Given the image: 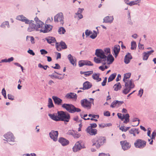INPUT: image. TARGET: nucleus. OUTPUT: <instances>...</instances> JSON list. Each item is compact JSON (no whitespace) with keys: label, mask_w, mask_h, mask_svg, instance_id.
Listing matches in <instances>:
<instances>
[{"label":"nucleus","mask_w":156,"mask_h":156,"mask_svg":"<svg viewBox=\"0 0 156 156\" xmlns=\"http://www.w3.org/2000/svg\"><path fill=\"white\" fill-rule=\"evenodd\" d=\"M88 116L89 117H92V118H93L98 119L99 117V116L98 115H92V114H89Z\"/></svg>","instance_id":"8fccbe9b"},{"label":"nucleus","mask_w":156,"mask_h":156,"mask_svg":"<svg viewBox=\"0 0 156 156\" xmlns=\"http://www.w3.org/2000/svg\"><path fill=\"white\" fill-rule=\"evenodd\" d=\"M132 58V56L129 53H128L125 57L124 59V62L126 64H128Z\"/></svg>","instance_id":"aec40b11"},{"label":"nucleus","mask_w":156,"mask_h":156,"mask_svg":"<svg viewBox=\"0 0 156 156\" xmlns=\"http://www.w3.org/2000/svg\"><path fill=\"white\" fill-rule=\"evenodd\" d=\"M100 74L99 73H94L92 76V77L94 79L96 80L97 81H100L101 80V78H99Z\"/></svg>","instance_id":"cd10ccee"},{"label":"nucleus","mask_w":156,"mask_h":156,"mask_svg":"<svg viewBox=\"0 0 156 156\" xmlns=\"http://www.w3.org/2000/svg\"><path fill=\"white\" fill-rule=\"evenodd\" d=\"M65 97L67 99L76 100L77 96L76 94L74 93H70L67 94L65 96Z\"/></svg>","instance_id":"a211bd4d"},{"label":"nucleus","mask_w":156,"mask_h":156,"mask_svg":"<svg viewBox=\"0 0 156 156\" xmlns=\"http://www.w3.org/2000/svg\"><path fill=\"white\" fill-rule=\"evenodd\" d=\"M84 75L86 76H89L93 73V71H90L84 72Z\"/></svg>","instance_id":"3c124183"},{"label":"nucleus","mask_w":156,"mask_h":156,"mask_svg":"<svg viewBox=\"0 0 156 156\" xmlns=\"http://www.w3.org/2000/svg\"><path fill=\"white\" fill-rule=\"evenodd\" d=\"M79 65L80 67H82L84 65H85V61H80L79 62Z\"/></svg>","instance_id":"49530a36"},{"label":"nucleus","mask_w":156,"mask_h":156,"mask_svg":"<svg viewBox=\"0 0 156 156\" xmlns=\"http://www.w3.org/2000/svg\"><path fill=\"white\" fill-rule=\"evenodd\" d=\"M118 102V100H115L113 101L111 104V107L112 108H114L116 106H117V102Z\"/></svg>","instance_id":"ea45409f"},{"label":"nucleus","mask_w":156,"mask_h":156,"mask_svg":"<svg viewBox=\"0 0 156 156\" xmlns=\"http://www.w3.org/2000/svg\"><path fill=\"white\" fill-rule=\"evenodd\" d=\"M129 132L130 134H133L134 136H136V133L137 134L139 133L138 129H131L129 130Z\"/></svg>","instance_id":"2f4dec72"},{"label":"nucleus","mask_w":156,"mask_h":156,"mask_svg":"<svg viewBox=\"0 0 156 156\" xmlns=\"http://www.w3.org/2000/svg\"><path fill=\"white\" fill-rule=\"evenodd\" d=\"M114 60V58L112 55H110L108 56H106V61L108 62V64L112 63Z\"/></svg>","instance_id":"7c9ffc66"},{"label":"nucleus","mask_w":156,"mask_h":156,"mask_svg":"<svg viewBox=\"0 0 156 156\" xmlns=\"http://www.w3.org/2000/svg\"><path fill=\"white\" fill-rule=\"evenodd\" d=\"M63 19V15L62 12L58 13L54 17V21L55 22H59L60 24L62 25L64 23Z\"/></svg>","instance_id":"6e6552de"},{"label":"nucleus","mask_w":156,"mask_h":156,"mask_svg":"<svg viewBox=\"0 0 156 156\" xmlns=\"http://www.w3.org/2000/svg\"><path fill=\"white\" fill-rule=\"evenodd\" d=\"M55 66L53 67L52 66V67L54 69H60V67L58 64H55Z\"/></svg>","instance_id":"e2e57ef3"},{"label":"nucleus","mask_w":156,"mask_h":156,"mask_svg":"<svg viewBox=\"0 0 156 156\" xmlns=\"http://www.w3.org/2000/svg\"><path fill=\"white\" fill-rule=\"evenodd\" d=\"M90 126H89L88 127H90L91 128H95L97 126V125L96 123H91L90 124Z\"/></svg>","instance_id":"052dcab7"},{"label":"nucleus","mask_w":156,"mask_h":156,"mask_svg":"<svg viewBox=\"0 0 156 156\" xmlns=\"http://www.w3.org/2000/svg\"><path fill=\"white\" fill-rule=\"evenodd\" d=\"M58 32L60 34H63L66 32V30L64 27H61L58 29Z\"/></svg>","instance_id":"c9c22d12"},{"label":"nucleus","mask_w":156,"mask_h":156,"mask_svg":"<svg viewBox=\"0 0 156 156\" xmlns=\"http://www.w3.org/2000/svg\"><path fill=\"white\" fill-rule=\"evenodd\" d=\"M83 87L80 88V89H83V90L88 89L92 87L91 84L88 81H86L83 83Z\"/></svg>","instance_id":"5701e85b"},{"label":"nucleus","mask_w":156,"mask_h":156,"mask_svg":"<svg viewBox=\"0 0 156 156\" xmlns=\"http://www.w3.org/2000/svg\"><path fill=\"white\" fill-rule=\"evenodd\" d=\"M123 116L124 117V119L129 120V116L128 114H126L125 115H123Z\"/></svg>","instance_id":"774afa93"},{"label":"nucleus","mask_w":156,"mask_h":156,"mask_svg":"<svg viewBox=\"0 0 156 156\" xmlns=\"http://www.w3.org/2000/svg\"><path fill=\"white\" fill-rule=\"evenodd\" d=\"M7 26L8 27H9V24L8 22L5 21L3 22L1 24V27H5L6 26Z\"/></svg>","instance_id":"58836bf2"},{"label":"nucleus","mask_w":156,"mask_h":156,"mask_svg":"<svg viewBox=\"0 0 156 156\" xmlns=\"http://www.w3.org/2000/svg\"><path fill=\"white\" fill-rule=\"evenodd\" d=\"M59 44L60 45V46L61 47L62 49H66L67 48V46L65 43L63 41H61L60 42V43Z\"/></svg>","instance_id":"e433bc0d"},{"label":"nucleus","mask_w":156,"mask_h":156,"mask_svg":"<svg viewBox=\"0 0 156 156\" xmlns=\"http://www.w3.org/2000/svg\"><path fill=\"white\" fill-rule=\"evenodd\" d=\"M114 20L113 16H107L105 17L103 19V23H112Z\"/></svg>","instance_id":"6ab92c4d"},{"label":"nucleus","mask_w":156,"mask_h":156,"mask_svg":"<svg viewBox=\"0 0 156 156\" xmlns=\"http://www.w3.org/2000/svg\"><path fill=\"white\" fill-rule=\"evenodd\" d=\"M40 51L41 52V55L46 54L48 53V52L45 50L44 49L41 50Z\"/></svg>","instance_id":"13d9d810"},{"label":"nucleus","mask_w":156,"mask_h":156,"mask_svg":"<svg viewBox=\"0 0 156 156\" xmlns=\"http://www.w3.org/2000/svg\"><path fill=\"white\" fill-rule=\"evenodd\" d=\"M45 40L49 44L54 43L56 41L55 38L53 37H49L45 38Z\"/></svg>","instance_id":"bb28decb"},{"label":"nucleus","mask_w":156,"mask_h":156,"mask_svg":"<svg viewBox=\"0 0 156 156\" xmlns=\"http://www.w3.org/2000/svg\"><path fill=\"white\" fill-rule=\"evenodd\" d=\"M146 142L141 139L137 140L134 143V145L136 148L142 149L146 146Z\"/></svg>","instance_id":"0eeeda50"},{"label":"nucleus","mask_w":156,"mask_h":156,"mask_svg":"<svg viewBox=\"0 0 156 156\" xmlns=\"http://www.w3.org/2000/svg\"><path fill=\"white\" fill-rule=\"evenodd\" d=\"M117 115L118 118L121 119L122 120H123L124 119V117L123 115H122V114L120 113H118L117 114Z\"/></svg>","instance_id":"864d4df0"},{"label":"nucleus","mask_w":156,"mask_h":156,"mask_svg":"<svg viewBox=\"0 0 156 156\" xmlns=\"http://www.w3.org/2000/svg\"><path fill=\"white\" fill-rule=\"evenodd\" d=\"M107 80V78L105 77L104 80H103L102 82L101 83V85L103 86H104L106 85V83Z\"/></svg>","instance_id":"bf43d9fd"},{"label":"nucleus","mask_w":156,"mask_h":156,"mask_svg":"<svg viewBox=\"0 0 156 156\" xmlns=\"http://www.w3.org/2000/svg\"><path fill=\"white\" fill-rule=\"evenodd\" d=\"M35 25H36V31H40V32H42L41 30L44 28V23L42 22H40Z\"/></svg>","instance_id":"2eb2a0df"},{"label":"nucleus","mask_w":156,"mask_h":156,"mask_svg":"<svg viewBox=\"0 0 156 156\" xmlns=\"http://www.w3.org/2000/svg\"><path fill=\"white\" fill-rule=\"evenodd\" d=\"M86 131L87 133L92 136L95 135L97 133V130L96 129L91 128L90 127H88Z\"/></svg>","instance_id":"ddd939ff"},{"label":"nucleus","mask_w":156,"mask_h":156,"mask_svg":"<svg viewBox=\"0 0 156 156\" xmlns=\"http://www.w3.org/2000/svg\"><path fill=\"white\" fill-rule=\"evenodd\" d=\"M82 148V146L80 144L79 142H77L73 147V150L74 152H76L80 151Z\"/></svg>","instance_id":"f3484780"},{"label":"nucleus","mask_w":156,"mask_h":156,"mask_svg":"<svg viewBox=\"0 0 156 156\" xmlns=\"http://www.w3.org/2000/svg\"><path fill=\"white\" fill-rule=\"evenodd\" d=\"M16 19L17 20L25 22V23H29V20L24 16L23 15L18 16H17Z\"/></svg>","instance_id":"4be33fe9"},{"label":"nucleus","mask_w":156,"mask_h":156,"mask_svg":"<svg viewBox=\"0 0 156 156\" xmlns=\"http://www.w3.org/2000/svg\"><path fill=\"white\" fill-rule=\"evenodd\" d=\"M33 22L34 21L33 20H29V23H26V24H29V27L28 28L27 30L29 32L34 31H36V25Z\"/></svg>","instance_id":"9b49d317"},{"label":"nucleus","mask_w":156,"mask_h":156,"mask_svg":"<svg viewBox=\"0 0 156 156\" xmlns=\"http://www.w3.org/2000/svg\"><path fill=\"white\" fill-rule=\"evenodd\" d=\"M118 102V100H115L113 101L111 104V107L112 108H114L116 106H117V102Z\"/></svg>","instance_id":"a19ab883"},{"label":"nucleus","mask_w":156,"mask_h":156,"mask_svg":"<svg viewBox=\"0 0 156 156\" xmlns=\"http://www.w3.org/2000/svg\"><path fill=\"white\" fill-rule=\"evenodd\" d=\"M27 52L30 55H32L33 56L35 55V53L31 49H29L27 51Z\"/></svg>","instance_id":"680f3d73"},{"label":"nucleus","mask_w":156,"mask_h":156,"mask_svg":"<svg viewBox=\"0 0 156 156\" xmlns=\"http://www.w3.org/2000/svg\"><path fill=\"white\" fill-rule=\"evenodd\" d=\"M49 135L50 138L54 141H57L58 136V131L51 130L49 133Z\"/></svg>","instance_id":"1a4fd4ad"},{"label":"nucleus","mask_w":156,"mask_h":156,"mask_svg":"<svg viewBox=\"0 0 156 156\" xmlns=\"http://www.w3.org/2000/svg\"><path fill=\"white\" fill-rule=\"evenodd\" d=\"M60 47V45L58 43L56 42V47L57 50L58 51H60L62 50V48Z\"/></svg>","instance_id":"09e8293b"},{"label":"nucleus","mask_w":156,"mask_h":156,"mask_svg":"<svg viewBox=\"0 0 156 156\" xmlns=\"http://www.w3.org/2000/svg\"><path fill=\"white\" fill-rule=\"evenodd\" d=\"M48 107L49 108L53 107L54 106L53 103L52 101L51 98H49L48 99Z\"/></svg>","instance_id":"72a5a7b5"},{"label":"nucleus","mask_w":156,"mask_h":156,"mask_svg":"<svg viewBox=\"0 0 156 156\" xmlns=\"http://www.w3.org/2000/svg\"><path fill=\"white\" fill-rule=\"evenodd\" d=\"M68 58L70 62L73 66H76V61H75V57L72 56L71 54H69L68 56Z\"/></svg>","instance_id":"393cba45"},{"label":"nucleus","mask_w":156,"mask_h":156,"mask_svg":"<svg viewBox=\"0 0 156 156\" xmlns=\"http://www.w3.org/2000/svg\"><path fill=\"white\" fill-rule=\"evenodd\" d=\"M8 98L11 100H13L14 99V97L10 94H8Z\"/></svg>","instance_id":"0e129e2a"},{"label":"nucleus","mask_w":156,"mask_h":156,"mask_svg":"<svg viewBox=\"0 0 156 156\" xmlns=\"http://www.w3.org/2000/svg\"><path fill=\"white\" fill-rule=\"evenodd\" d=\"M85 65L92 66L93 64L89 61H85Z\"/></svg>","instance_id":"4d7b16f0"},{"label":"nucleus","mask_w":156,"mask_h":156,"mask_svg":"<svg viewBox=\"0 0 156 156\" xmlns=\"http://www.w3.org/2000/svg\"><path fill=\"white\" fill-rule=\"evenodd\" d=\"M130 127H125L124 126H121L120 128V129L122 131L126 132L128 130L129 128Z\"/></svg>","instance_id":"c03bdc74"},{"label":"nucleus","mask_w":156,"mask_h":156,"mask_svg":"<svg viewBox=\"0 0 156 156\" xmlns=\"http://www.w3.org/2000/svg\"><path fill=\"white\" fill-rule=\"evenodd\" d=\"M5 138L7 142L14 141V138L13 134L10 132L4 135Z\"/></svg>","instance_id":"f8f14e48"},{"label":"nucleus","mask_w":156,"mask_h":156,"mask_svg":"<svg viewBox=\"0 0 156 156\" xmlns=\"http://www.w3.org/2000/svg\"><path fill=\"white\" fill-rule=\"evenodd\" d=\"M130 73H127L124 74L123 81L125 83V88L122 91V93L125 94L129 93L131 90L135 86L133 81L132 80H128L131 76Z\"/></svg>","instance_id":"f257e3e1"},{"label":"nucleus","mask_w":156,"mask_h":156,"mask_svg":"<svg viewBox=\"0 0 156 156\" xmlns=\"http://www.w3.org/2000/svg\"><path fill=\"white\" fill-rule=\"evenodd\" d=\"M104 114L105 116H109L110 115V113L108 111H106V112H104Z\"/></svg>","instance_id":"69168bd1"},{"label":"nucleus","mask_w":156,"mask_h":156,"mask_svg":"<svg viewBox=\"0 0 156 156\" xmlns=\"http://www.w3.org/2000/svg\"><path fill=\"white\" fill-rule=\"evenodd\" d=\"M136 44L135 41H133L131 42V49L132 50H134L136 48Z\"/></svg>","instance_id":"4c0bfd02"},{"label":"nucleus","mask_w":156,"mask_h":156,"mask_svg":"<svg viewBox=\"0 0 156 156\" xmlns=\"http://www.w3.org/2000/svg\"><path fill=\"white\" fill-rule=\"evenodd\" d=\"M48 116L51 119L56 121H58V115L57 113L49 114Z\"/></svg>","instance_id":"a878e982"},{"label":"nucleus","mask_w":156,"mask_h":156,"mask_svg":"<svg viewBox=\"0 0 156 156\" xmlns=\"http://www.w3.org/2000/svg\"><path fill=\"white\" fill-rule=\"evenodd\" d=\"M59 142L63 146H66L69 143V141L68 140L62 137L59 138Z\"/></svg>","instance_id":"b1692460"},{"label":"nucleus","mask_w":156,"mask_h":156,"mask_svg":"<svg viewBox=\"0 0 156 156\" xmlns=\"http://www.w3.org/2000/svg\"><path fill=\"white\" fill-rule=\"evenodd\" d=\"M110 50L109 48H105V53L108 55V54H110Z\"/></svg>","instance_id":"6e6d98bb"},{"label":"nucleus","mask_w":156,"mask_h":156,"mask_svg":"<svg viewBox=\"0 0 156 156\" xmlns=\"http://www.w3.org/2000/svg\"><path fill=\"white\" fill-rule=\"evenodd\" d=\"M122 87L121 84L120 83H118L115 84L113 86L114 90L115 91H117L120 90Z\"/></svg>","instance_id":"473e14b6"},{"label":"nucleus","mask_w":156,"mask_h":156,"mask_svg":"<svg viewBox=\"0 0 156 156\" xmlns=\"http://www.w3.org/2000/svg\"><path fill=\"white\" fill-rule=\"evenodd\" d=\"M52 99H53L54 102L55 104L58 105H60L62 103V100L57 97L53 96Z\"/></svg>","instance_id":"412c9836"},{"label":"nucleus","mask_w":156,"mask_h":156,"mask_svg":"<svg viewBox=\"0 0 156 156\" xmlns=\"http://www.w3.org/2000/svg\"><path fill=\"white\" fill-rule=\"evenodd\" d=\"M94 61L95 62L97 63H101L104 65H105L106 63V62L102 61V60L101 59V58L99 57L97 58L96 57H95L94 58Z\"/></svg>","instance_id":"c85d7f7f"},{"label":"nucleus","mask_w":156,"mask_h":156,"mask_svg":"<svg viewBox=\"0 0 156 156\" xmlns=\"http://www.w3.org/2000/svg\"><path fill=\"white\" fill-rule=\"evenodd\" d=\"M28 37L30 38V41H31V42L32 44H34V43L35 42L34 41V39L33 37H32V36L30 37V36H27L26 37L27 40V39Z\"/></svg>","instance_id":"5fc2aeb1"},{"label":"nucleus","mask_w":156,"mask_h":156,"mask_svg":"<svg viewBox=\"0 0 156 156\" xmlns=\"http://www.w3.org/2000/svg\"><path fill=\"white\" fill-rule=\"evenodd\" d=\"M75 133V131L73 130H70L68 131L67 134L68 135H71L73 136L74 134Z\"/></svg>","instance_id":"603ef678"},{"label":"nucleus","mask_w":156,"mask_h":156,"mask_svg":"<svg viewBox=\"0 0 156 156\" xmlns=\"http://www.w3.org/2000/svg\"><path fill=\"white\" fill-rule=\"evenodd\" d=\"M156 136V132H153L152 134V137H151V140L150 143V144H152V143L153 142V140H152L153 139H154L155 138V136Z\"/></svg>","instance_id":"37998d69"},{"label":"nucleus","mask_w":156,"mask_h":156,"mask_svg":"<svg viewBox=\"0 0 156 156\" xmlns=\"http://www.w3.org/2000/svg\"><path fill=\"white\" fill-rule=\"evenodd\" d=\"M120 143L122 149L124 151L129 149L131 147V144L126 140L122 141Z\"/></svg>","instance_id":"9d476101"},{"label":"nucleus","mask_w":156,"mask_h":156,"mask_svg":"<svg viewBox=\"0 0 156 156\" xmlns=\"http://www.w3.org/2000/svg\"><path fill=\"white\" fill-rule=\"evenodd\" d=\"M149 56L146 53V52H144L143 53V60H146L147 59Z\"/></svg>","instance_id":"a18cd8bd"},{"label":"nucleus","mask_w":156,"mask_h":156,"mask_svg":"<svg viewBox=\"0 0 156 156\" xmlns=\"http://www.w3.org/2000/svg\"><path fill=\"white\" fill-rule=\"evenodd\" d=\"M52 28V26L50 25L46 24L44 25V28L41 30V32L43 33H48L49 32Z\"/></svg>","instance_id":"4468645a"},{"label":"nucleus","mask_w":156,"mask_h":156,"mask_svg":"<svg viewBox=\"0 0 156 156\" xmlns=\"http://www.w3.org/2000/svg\"><path fill=\"white\" fill-rule=\"evenodd\" d=\"M116 75V73H114L111 75L108 78V82H109L112 81L115 79Z\"/></svg>","instance_id":"f704fd0d"},{"label":"nucleus","mask_w":156,"mask_h":156,"mask_svg":"<svg viewBox=\"0 0 156 156\" xmlns=\"http://www.w3.org/2000/svg\"><path fill=\"white\" fill-rule=\"evenodd\" d=\"M113 50L115 57H116L118 56L120 50V46L118 45H115L113 48Z\"/></svg>","instance_id":"dca6fc26"},{"label":"nucleus","mask_w":156,"mask_h":156,"mask_svg":"<svg viewBox=\"0 0 156 156\" xmlns=\"http://www.w3.org/2000/svg\"><path fill=\"white\" fill-rule=\"evenodd\" d=\"M51 77H53L55 78H57L58 79L61 80L63 78V77L59 76H58L55 75L54 73H52L51 75H50Z\"/></svg>","instance_id":"79ce46f5"},{"label":"nucleus","mask_w":156,"mask_h":156,"mask_svg":"<svg viewBox=\"0 0 156 156\" xmlns=\"http://www.w3.org/2000/svg\"><path fill=\"white\" fill-rule=\"evenodd\" d=\"M58 121L61 120L65 122H68L70 119L69 114L63 111L58 112Z\"/></svg>","instance_id":"20e7f679"},{"label":"nucleus","mask_w":156,"mask_h":156,"mask_svg":"<svg viewBox=\"0 0 156 156\" xmlns=\"http://www.w3.org/2000/svg\"><path fill=\"white\" fill-rule=\"evenodd\" d=\"M141 2L140 0H136L135 1H132L129 2V3H127V5L131 6L134 5H140V3Z\"/></svg>","instance_id":"c756f323"},{"label":"nucleus","mask_w":156,"mask_h":156,"mask_svg":"<svg viewBox=\"0 0 156 156\" xmlns=\"http://www.w3.org/2000/svg\"><path fill=\"white\" fill-rule=\"evenodd\" d=\"M137 121H138V122L136 124V125H134L133 126H137L139 124L140 120L139 119H138V118H134L133 119V122H136Z\"/></svg>","instance_id":"de8ad7c7"},{"label":"nucleus","mask_w":156,"mask_h":156,"mask_svg":"<svg viewBox=\"0 0 156 156\" xmlns=\"http://www.w3.org/2000/svg\"><path fill=\"white\" fill-rule=\"evenodd\" d=\"M143 93V90L142 89H141L139 91L138 95H140V97H141Z\"/></svg>","instance_id":"338daca9"},{"label":"nucleus","mask_w":156,"mask_h":156,"mask_svg":"<svg viewBox=\"0 0 156 156\" xmlns=\"http://www.w3.org/2000/svg\"><path fill=\"white\" fill-rule=\"evenodd\" d=\"M90 101L86 99H84L81 101V104L82 107L87 109H90L91 104H94V99L92 98H90Z\"/></svg>","instance_id":"39448f33"},{"label":"nucleus","mask_w":156,"mask_h":156,"mask_svg":"<svg viewBox=\"0 0 156 156\" xmlns=\"http://www.w3.org/2000/svg\"><path fill=\"white\" fill-rule=\"evenodd\" d=\"M106 141V139L104 137L102 136L96 137L92 140L93 143L92 146H95L97 149H98L105 143Z\"/></svg>","instance_id":"f03ea898"},{"label":"nucleus","mask_w":156,"mask_h":156,"mask_svg":"<svg viewBox=\"0 0 156 156\" xmlns=\"http://www.w3.org/2000/svg\"><path fill=\"white\" fill-rule=\"evenodd\" d=\"M95 55L98 57L102 60V61L106 62V56L105 55V52L102 50L97 49L96 50Z\"/></svg>","instance_id":"423d86ee"},{"label":"nucleus","mask_w":156,"mask_h":156,"mask_svg":"<svg viewBox=\"0 0 156 156\" xmlns=\"http://www.w3.org/2000/svg\"><path fill=\"white\" fill-rule=\"evenodd\" d=\"M62 107L65 108L67 111L71 113H74L76 112H79L81 111L80 109L76 108L73 105L71 104H64Z\"/></svg>","instance_id":"7ed1b4c3"}]
</instances>
